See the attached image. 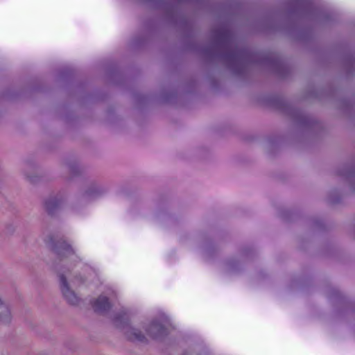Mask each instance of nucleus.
<instances>
[{
    "label": "nucleus",
    "instance_id": "6",
    "mask_svg": "<svg viewBox=\"0 0 355 355\" xmlns=\"http://www.w3.org/2000/svg\"><path fill=\"white\" fill-rule=\"evenodd\" d=\"M129 340L132 341H140L144 342L146 338L141 332L137 329H132L128 336Z\"/></svg>",
    "mask_w": 355,
    "mask_h": 355
},
{
    "label": "nucleus",
    "instance_id": "1",
    "mask_svg": "<svg viewBox=\"0 0 355 355\" xmlns=\"http://www.w3.org/2000/svg\"><path fill=\"white\" fill-rule=\"evenodd\" d=\"M48 243L51 245L53 251L58 256L65 257L74 252L71 245L63 239L55 240L53 236H51Z\"/></svg>",
    "mask_w": 355,
    "mask_h": 355
},
{
    "label": "nucleus",
    "instance_id": "7",
    "mask_svg": "<svg viewBox=\"0 0 355 355\" xmlns=\"http://www.w3.org/2000/svg\"><path fill=\"white\" fill-rule=\"evenodd\" d=\"M119 316H116V317H115V320H119Z\"/></svg>",
    "mask_w": 355,
    "mask_h": 355
},
{
    "label": "nucleus",
    "instance_id": "5",
    "mask_svg": "<svg viewBox=\"0 0 355 355\" xmlns=\"http://www.w3.org/2000/svg\"><path fill=\"white\" fill-rule=\"evenodd\" d=\"M61 201L57 198H51L46 200L45 208L49 214H52L53 211L56 209L60 205Z\"/></svg>",
    "mask_w": 355,
    "mask_h": 355
},
{
    "label": "nucleus",
    "instance_id": "2",
    "mask_svg": "<svg viewBox=\"0 0 355 355\" xmlns=\"http://www.w3.org/2000/svg\"><path fill=\"white\" fill-rule=\"evenodd\" d=\"M60 282L62 293L67 301L71 304H77L80 299L75 293L70 289L67 279L64 275H61L60 276Z\"/></svg>",
    "mask_w": 355,
    "mask_h": 355
},
{
    "label": "nucleus",
    "instance_id": "8",
    "mask_svg": "<svg viewBox=\"0 0 355 355\" xmlns=\"http://www.w3.org/2000/svg\"><path fill=\"white\" fill-rule=\"evenodd\" d=\"M125 315V313H123L122 315H121V317L123 318V316Z\"/></svg>",
    "mask_w": 355,
    "mask_h": 355
},
{
    "label": "nucleus",
    "instance_id": "4",
    "mask_svg": "<svg viewBox=\"0 0 355 355\" xmlns=\"http://www.w3.org/2000/svg\"><path fill=\"white\" fill-rule=\"evenodd\" d=\"M92 307L96 313H104L110 309L111 304L107 297L99 296L93 302Z\"/></svg>",
    "mask_w": 355,
    "mask_h": 355
},
{
    "label": "nucleus",
    "instance_id": "3",
    "mask_svg": "<svg viewBox=\"0 0 355 355\" xmlns=\"http://www.w3.org/2000/svg\"><path fill=\"white\" fill-rule=\"evenodd\" d=\"M149 336L153 339H157L167 334L166 328L157 321H153L146 329Z\"/></svg>",
    "mask_w": 355,
    "mask_h": 355
}]
</instances>
